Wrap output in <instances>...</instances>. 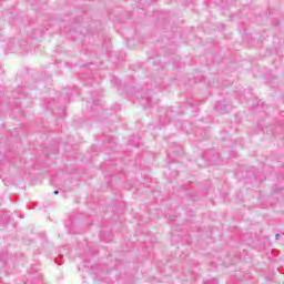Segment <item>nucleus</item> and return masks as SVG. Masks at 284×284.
Returning <instances> with one entry per match:
<instances>
[{"label": "nucleus", "mask_w": 284, "mask_h": 284, "mask_svg": "<svg viewBox=\"0 0 284 284\" xmlns=\"http://www.w3.org/2000/svg\"><path fill=\"white\" fill-rule=\"evenodd\" d=\"M276 240L281 239V234L275 235Z\"/></svg>", "instance_id": "f257e3e1"}, {"label": "nucleus", "mask_w": 284, "mask_h": 284, "mask_svg": "<svg viewBox=\"0 0 284 284\" xmlns=\"http://www.w3.org/2000/svg\"><path fill=\"white\" fill-rule=\"evenodd\" d=\"M54 194H59V191H54Z\"/></svg>", "instance_id": "f03ea898"}]
</instances>
